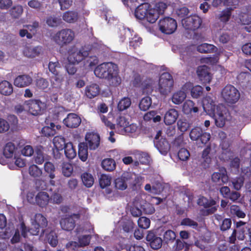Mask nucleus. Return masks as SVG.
Segmentation results:
<instances>
[{
  "instance_id": "6ab92c4d",
  "label": "nucleus",
  "mask_w": 251,
  "mask_h": 251,
  "mask_svg": "<svg viewBox=\"0 0 251 251\" xmlns=\"http://www.w3.org/2000/svg\"><path fill=\"white\" fill-rule=\"evenodd\" d=\"M81 122L80 118L75 113H69L63 120L64 124L69 128H76Z\"/></svg>"
},
{
  "instance_id": "72a5a7b5",
  "label": "nucleus",
  "mask_w": 251,
  "mask_h": 251,
  "mask_svg": "<svg viewBox=\"0 0 251 251\" xmlns=\"http://www.w3.org/2000/svg\"><path fill=\"white\" fill-rule=\"evenodd\" d=\"M186 91L182 90L178 91L174 94L172 97V101L176 104H179L183 101L186 97Z\"/></svg>"
},
{
  "instance_id": "f8f14e48",
  "label": "nucleus",
  "mask_w": 251,
  "mask_h": 251,
  "mask_svg": "<svg viewBox=\"0 0 251 251\" xmlns=\"http://www.w3.org/2000/svg\"><path fill=\"white\" fill-rule=\"evenodd\" d=\"M202 23L201 19L197 15H191L182 20L183 27L187 30L195 31L198 29Z\"/></svg>"
},
{
  "instance_id": "7c9ffc66",
  "label": "nucleus",
  "mask_w": 251,
  "mask_h": 251,
  "mask_svg": "<svg viewBox=\"0 0 251 251\" xmlns=\"http://www.w3.org/2000/svg\"><path fill=\"white\" fill-rule=\"evenodd\" d=\"M78 155L79 159L84 162L88 158V148L89 147L84 142L78 144Z\"/></svg>"
},
{
  "instance_id": "4468645a",
  "label": "nucleus",
  "mask_w": 251,
  "mask_h": 251,
  "mask_svg": "<svg viewBox=\"0 0 251 251\" xmlns=\"http://www.w3.org/2000/svg\"><path fill=\"white\" fill-rule=\"evenodd\" d=\"M197 203L199 206H202L205 208L211 207L207 210L208 214H213L217 210L216 206V201L211 198L208 199L204 196H200L197 201Z\"/></svg>"
},
{
  "instance_id": "37998d69",
  "label": "nucleus",
  "mask_w": 251,
  "mask_h": 251,
  "mask_svg": "<svg viewBox=\"0 0 251 251\" xmlns=\"http://www.w3.org/2000/svg\"><path fill=\"white\" fill-rule=\"evenodd\" d=\"M151 99L150 97L147 96L142 99L139 106L141 110L145 111L149 109L151 106Z\"/></svg>"
},
{
  "instance_id": "1a4fd4ad",
  "label": "nucleus",
  "mask_w": 251,
  "mask_h": 251,
  "mask_svg": "<svg viewBox=\"0 0 251 251\" xmlns=\"http://www.w3.org/2000/svg\"><path fill=\"white\" fill-rule=\"evenodd\" d=\"M226 112L227 109L226 107L223 104H220L216 106V109L213 113H209L208 114L212 115L216 126L222 127L226 123Z\"/></svg>"
},
{
  "instance_id": "e433bc0d",
  "label": "nucleus",
  "mask_w": 251,
  "mask_h": 251,
  "mask_svg": "<svg viewBox=\"0 0 251 251\" xmlns=\"http://www.w3.org/2000/svg\"><path fill=\"white\" fill-rule=\"evenodd\" d=\"M153 80L150 77H145L140 86L144 93H151L152 91Z\"/></svg>"
},
{
  "instance_id": "393cba45",
  "label": "nucleus",
  "mask_w": 251,
  "mask_h": 251,
  "mask_svg": "<svg viewBox=\"0 0 251 251\" xmlns=\"http://www.w3.org/2000/svg\"><path fill=\"white\" fill-rule=\"evenodd\" d=\"M50 197L45 192H39L36 195V204L41 207H46L49 203Z\"/></svg>"
},
{
  "instance_id": "5fc2aeb1",
  "label": "nucleus",
  "mask_w": 251,
  "mask_h": 251,
  "mask_svg": "<svg viewBox=\"0 0 251 251\" xmlns=\"http://www.w3.org/2000/svg\"><path fill=\"white\" fill-rule=\"evenodd\" d=\"M115 187L121 190H125L127 188L126 183L125 179L123 177V175L115 180Z\"/></svg>"
},
{
  "instance_id": "a211bd4d",
  "label": "nucleus",
  "mask_w": 251,
  "mask_h": 251,
  "mask_svg": "<svg viewBox=\"0 0 251 251\" xmlns=\"http://www.w3.org/2000/svg\"><path fill=\"white\" fill-rule=\"evenodd\" d=\"M182 89L188 93L190 92L191 96L193 98L197 99L202 95L203 88L200 85L193 86L191 82H187L182 87Z\"/></svg>"
},
{
  "instance_id": "2eb2a0df",
  "label": "nucleus",
  "mask_w": 251,
  "mask_h": 251,
  "mask_svg": "<svg viewBox=\"0 0 251 251\" xmlns=\"http://www.w3.org/2000/svg\"><path fill=\"white\" fill-rule=\"evenodd\" d=\"M197 74L200 81L203 84L209 83L212 79L210 73V68L206 65L200 66L198 67Z\"/></svg>"
},
{
  "instance_id": "c03bdc74",
  "label": "nucleus",
  "mask_w": 251,
  "mask_h": 251,
  "mask_svg": "<svg viewBox=\"0 0 251 251\" xmlns=\"http://www.w3.org/2000/svg\"><path fill=\"white\" fill-rule=\"evenodd\" d=\"M53 143L57 150H62L66 144L64 138L57 136L54 137Z\"/></svg>"
},
{
  "instance_id": "39448f33",
  "label": "nucleus",
  "mask_w": 251,
  "mask_h": 251,
  "mask_svg": "<svg viewBox=\"0 0 251 251\" xmlns=\"http://www.w3.org/2000/svg\"><path fill=\"white\" fill-rule=\"evenodd\" d=\"M24 105L28 112L33 116H38L43 113L46 108V104L39 99H30L25 100Z\"/></svg>"
},
{
  "instance_id": "f704fd0d",
  "label": "nucleus",
  "mask_w": 251,
  "mask_h": 251,
  "mask_svg": "<svg viewBox=\"0 0 251 251\" xmlns=\"http://www.w3.org/2000/svg\"><path fill=\"white\" fill-rule=\"evenodd\" d=\"M62 18L67 23H74L78 19V13L76 11H68L63 14Z\"/></svg>"
},
{
  "instance_id": "58836bf2",
  "label": "nucleus",
  "mask_w": 251,
  "mask_h": 251,
  "mask_svg": "<svg viewBox=\"0 0 251 251\" xmlns=\"http://www.w3.org/2000/svg\"><path fill=\"white\" fill-rule=\"evenodd\" d=\"M197 49L199 52L205 53L214 52L217 48L213 45L203 43L199 45Z\"/></svg>"
},
{
  "instance_id": "7ed1b4c3",
  "label": "nucleus",
  "mask_w": 251,
  "mask_h": 251,
  "mask_svg": "<svg viewBox=\"0 0 251 251\" xmlns=\"http://www.w3.org/2000/svg\"><path fill=\"white\" fill-rule=\"evenodd\" d=\"M174 81L172 75L168 72L162 73L159 79L158 90L161 95L166 96L172 91Z\"/></svg>"
},
{
  "instance_id": "f257e3e1",
  "label": "nucleus",
  "mask_w": 251,
  "mask_h": 251,
  "mask_svg": "<svg viewBox=\"0 0 251 251\" xmlns=\"http://www.w3.org/2000/svg\"><path fill=\"white\" fill-rule=\"evenodd\" d=\"M167 5L163 2H158L154 7H152L149 3H144L139 5L135 9V17L141 20H146L148 22L154 23L160 15L164 14Z\"/></svg>"
},
{
  "instance_id": "f3484780",
  "label": "nucleus",
  "mask_w": 251,
  "mask_h": 251,
  "mask_svg": "<svg viewBox=\"0 0 251 251\" xmlns=\"http://www.w3.org/2000/svg\"><path fill=\"white\" fill-rule=\"evenodd\" d=\"M146 240L149 242L151 248L158 250L161 248L163 243L162 238L152 231H149L146 236Z\"/></svg>"
},
{
  "instance_id": "3c124183",
  "label": "nucleus",
  "mask_w": 251,
  "mask_h": 251,
  "mask_svg": "<svg viewBox=\"0 0 251 251\" xmlns=\"http://www.w3.org/2000/svg\"><path fill=\"white\" fill-rule=\"evenodd\" d=\"M73 172V167L71 164L69 163H63L62 167V172L63 175L69 177L71 176Z\"/></svg>"
},
{
  "instance_id": "423d86ee",
  "label": "nucleus",
  "mask_w": 251,
  "mask_h": 251,
  "mask_svg": "<svg viewBox=\"0 0 251 251\" xmlns=\"http://www.w3.org/2000/svg\"><path fill=\"white\" fill-rule=\"evenodd\" d=\"M89 55V51L85 48L78 49L73 47L69 51L68 59L72 64H78L85 59Z\"/></svg>"
},
{
  "instance_id": "20e7f679",
  "label": "nucleus",
  "mask_w": 251,
  "mask_h": 251,
  "mask_svg": "<svg viewBox=\"0 0 251 251\" xmlns=\"http://www.w3.org/2000/svg\"><path fill=\"white\" fill-rule=\"evenodd\" d=\"M222 96L228 103L234 104L240 99V94L239 91L233 85H226L222 91Z\"/></svg>"
},
{
  "instance_id": "a18cd8bd",
  "label": "nucleus",
  "mask_w": 251,
  "mask_h": 251,
  "mask_svg": "<svg viewBox=\"0 0 251 251\" xmlns=\"http://www.w3.org/2000/svg\"><path fill=\"white\" fill-rule=\"evenodd\" d=\"M45 171L49 174V177L50 179L55 178V168L54 165L50 162H46L44 164Z\"/></svg>"
},
{
  "instance_id": "9d476101",
  "label": "nucleus",
  "mask_w": 251,
  "mask_h": 251,
  "mask_svg": "<svg viewBox=\"0 0 251 251\" xmlns=\"http://www.w3.org/2000/svg\"><path fill=\"white\" fill-rule=\"evenodd\" d=\"M190 139L196 141L198 143L206 144L210 140V134L204 132L200 127H195L191 129L189 133Z\"/></svg>"
},
{
  "instance_id": "412c9836",
  "label": "nucleus",
  "mask_w": 251,
  "mask_h": 251,
  "mask_svg": "<svg viewBox=\"0 0 251 251\" xmlns=\"http://www.w3.org/2000/svg\"><path fill=\"white\" fill-rule=\"evenodd\" d=\"M178 117V111L174 108L169 109L164 117V122L166 125L174 124Z\"/></svg>"
},
{
  "instance_id": "a19ab883",
  "label": "nucleus",
  "mask_w": 251,
  "mask_h": 251,
  "mask_svg": "<svg viewBox=\"0 0 251 251\" xmlns=\"http://www.w3.org/2000/svg\"><path fill=\"white\" fill-rule=\"evenodd\" d=\"M81 179L84 185L88 188L91 187L94 184V178L93 176L88 173H84L81 175Z\"/></svg>"
},
{
  "instance_id": "a878e982",
  "label": "nucleus",
  "mask_w": 251,
  "mask_h": 251,
  "mask_svg": "<svg viewBox=\"0 0 251 251\" xmlns=\"http://www.w3.org/2000/svg\"><path fill=\"white\" fill-rule=\"evenodd\" d=\"M195 103L191 100H186L183 103L182 111L185 114H190L192 113H197L199 111V108L196 106Z\"/></svg>"
},
{
  "instance_id": "0eeeda50",
  "label": "nucleus",
  "mask_w": 251,
  "mask_h": 251,
  "mask_svg": "<svg viewBox=\"0 0 251 251\" xmlns=\"http://www.w3.org/2000/svg\"><path fill=\"white\" fill-rule=\"evenodd\" d=\"M75 33L70 29H63L57 32L53 37L55 42L59 46L70 44L74 39Z\"/></svg>"
},
{
  "instance_id": "ea45409f",
  "label": "nucleus",
  "mask_w": 251,
  "mask_h": 251,
  "mask_svg": "<svg viewBox=\"0 0 251 251\" xmlns=\"http://www.w3.org/2000/svg\"><path fill=\"white\" fill-rule=\"evenodd\" d=\"M143 178L142 176L136 175L133 181L129 186L132 191H138L141 188L143 183Z\"/></svg>"
},
{
  "instance_id": "5701e85b",
  "label": "nucleus",
  "mask_w": 251,
  "mask_h": 251,
  "mask_svg": "<svg viewBox=\"0 0 251 251\" xmlns=\"http://www.w3.org/2000/svg\"><path fill=\"white\" fill-rule=\"evenodd\" d=\"M155 147L163 154H166L170 149V145L166 139L161 138L158 141H154Z\"/></svg>"
},
{
  "instance_id": "13d9d810",
  "label": "nucleus",
  "mask_w": 251,
  "mask_h": 251,
  "mask_svg": "<svg viewBox=\"0 0 251 251\" xmlns=\"http://www.w3.org/2000/svg\"><path fill=\"white\" fill-rule=\"evenodd\" d=\"M230 210L231 213L240 218H243L245 217V213L241 210L238 206L233 205L231 206Z\"/></svg>"
},
{
  "instance_id": "b1692460",
  "label": "nucleus",
  "mask_w": 251,
  "mask_h": 251,
  "mask_svg": "<svg viewBox=\"0 0 251 251\" xmlns=\"http://www.w3.org/2000/svg\"><path fill=\"white\" fill-rule=\"evenodd\" d=\"M203 108L207 113H213L216 109L215 101L209 96H205L202 100Z\"/></svg>"
},
{
  "instance_id": "e2e57ef3",
  "label": "nucleus",
  "mask_w": 251,
  "mask_h": 251,
  "mask_svg": "<svg viewBox=\"0 0 251 251\" xmlns=\"http://www.w3.org/2000/svg\"><path fill=\"white\" fill-rule=\"evenodd\" d=\"M122 175L123 177L125 179L127 186L128 185L129 186L136 174L130 172H125L123 173Z\"/></svg>"
},
{
  "instance_id": "052dcab7",
  "label": "nucleus",
  "mask_w": 251,
  "mask_h": 251,
  "mask_svg": "<svg viewBox=\"0 0 251 251\" xmlns=\"http://www.w3.org/2000/svg\"><path fill=\"white\" fill-rule=\"evenodd\" d=\"M191 46H182L179 49L181 59L184 60L186 56L191 55Z\"/></svg>"
},
{
  "instance_id": "9b49d317",
  "label": "nucleus",
  "mask_w": 251,
  "mask_h": 251,
  "mask_svg": "<svg viewBox=\"0 0 251 251\" xmlns=\"http://www.w3.org/2000/svg\"><path fill=\"white\" fill-rule=\"evenodd\" d=\"M59 68H60V65L58 61L55 62H50L49 63V70L54 75L51 77L50 80L52 85L54 87H59L63 81V76L59 74L57 70Z\"/></svg>"
},
{
  "instance_id": "6e6d98bb",
  "label": "nucleus",
  "mask_w": 251,
  "mask_h": 251,
  "mask_svg": "<svg viewBox=\"0 0 251 251\" xmlns=\"http://www.w3.org/2000/svg\"><path fill=\"white\" fill-rule=\"evenodd\" d=\"M61 23V19L55 16H50L46 19V24L50 27L57 26Z\"/></svg>"
},
{
  "instance_id": "338daca9",
  "label": "nucleus",
  "mask_w": 251,
  "mask_h": 251,
  "mask_svg": "<svg viewBox=\"0 0 251 251\" xmlns=\"http://www.w3.org/2000/svg\"><path fill=\"white\" fill-rule=\"evenodd\" d=\"M142 39L138 36H134L129 41V46L134 49L140 46L142 44Z\"/></svg>"
},
{
  "instance_id": "603ef678",
  "label": "nucleus",
  "mask_w": 251,
  "mask_h": 251,
  "mask_svg": "<svg viewBox=\"0 0 251 251\" xmlns=\"http://www.w3.org/2000/svg\"><path fill=\"white\" fill-rule=\"evenodd\" d=\"M23 12V7L19 5L13 6L10 10V15L15 19L20 17Z\"/></svg>"
},
{
  "instance_id": "ddd939ff",
  "label": "nucleus",
  "mask_w": 251,
  "mask_h": 251,
  "mask_svg": "<svg viewBox=\"0 0 251 251\" xmlns=\"http://www.w3.org/2000/svg\"><path fill=\"white\" fill-rule=\"evenodd\" d=\"M80 217L79 214H73L62 218L60 221L62 229L68 231L73 230L75 226L76 221L80 219Z\"/></svg>"
},
{
  "instance_id": "6e6552de",
  "label": "nucleus",
  "mask_w": 251,
  "mask_h": 251,
  "mask_svg": "<svg viewBox=\"0 0 251 251\" xmlns=\"http://www.w3.org/2000/svg\"><path fill=\"white\" fill-rule=\"evenodd\" d=\"M176 21L170 17H165L161 19L158 22L159 29L160 31L166 34L173 33L177 28Z\"/></svg>"
},
{
  "instance_id": "680f3d73",
  "label": "nucleus",
  "mask_w": 251,
  "mask_h": 251,
  "mask_svg": "<svg viewBox=\"0 0 251 251\" xmlns=\"http://www.w3.org/2000/svg\"><path fill=\"white\" fill-rule=\"evenodd\" d=\"M178 129L181 132H185L190 127V124L185 119H179L177 123Z\"/></svg>"
},
{
  "instance_id": "c85d7f7f",
  "label": "nucleus",
  "mask_w": 251,
  "mask_h": 251,
  "mask_svg": "<svg viewBox=\"0 0 251 251\" xmlns=\"http://www.w3.org/2000/svg\"><path fill=\"white\" fill-rule=\"evenodd\" d=\"M13 91L12 84L7 80L0 82V93L4 96L10 95Z\"/></svg>"
},
{
  "instance_id": "473e14b6",
  "label": "nucleus",
  "mask_w": 251,
  "mask_h": 251,
  "mask_svg": "<svg viewBox=\"0 0 251 251\" xmlns=\"http://www.w3.org/2000/svg\"><path fill=\"white\" fill-rule=\"evenodd\" d=\"M141 130V126L136 124H128L127 126H126V129L124 130L126 133L130 134L131 136H137L140 134Z\"/></svg>"
},
{
  "instance_id": "2f4dec72",
  "label": "nucleus",
  "mask_w": 251,
  "mask_h": 251,
  "mask_svg": "<svg viewBox=\"0 0 251 251\" xmlns=\"http://www.w3.org/2000/svg\"><path fill=\"white\" fill-rule=\"evenodd\" d=\"M65 154L69 159H74L76 155V151L72 143H67L64 148Z\"/></svg>"
},
{
  "instance_id": "c756f323",
  "label": "nucleus",
  "mask_w": 251,
  "mask_h": 251,
  "mask_svg": "<svg viewBox=\"0 0 251 251\" xmlns=\"http://www.w3.org/2000/svg\"><path fill=\"white\" fill-rule=\"evenodd\" d=\"M41 51V48L40 47H25L24 50V54L28 57H35L38 56Z\"/></svg>"
},
{
  "instance_id": "0e129e2a",
  "label": "nucleus",
  "mask_w": 251,
  "mask_h": 251,
  "mask_svg": "<svg viewBox=\"0 0 251 251\" xmlns=\"http://www.w3.org/2000/svg\"><path fill=\"white\" fill-rule=\"evenodd\" d=\"M136 158L142 164H146L149 162L150 157L149 155L145 152H139L136 155Z\"/></svg>"
},
{
  "instance_id": "774afa93",
  "label": "nucleus",
  "mask_w": 251,
  "mask_h": 251,
  "mask_svg": "<svg viewBox=\"0 0 251 251\" xmlns=\"http://www.w3.org/2000/svg\"><path fill=\"white\" fill-rule=\"evenodd\" d=\"M98 62L99 59L96 56H87L85 65H87L90 68H92L96 66L98 63Z\"/></svg>"
},
{
  "instance_id": "69168bd1",
  "label": "nucleus",
  "mask_w": 251,
  "mask_h": 251,
  "mask_svg": "<svg viewBox=\"0 0 251 251\" xmlns=\"http://www.w3.org/2000/svg\"><path fill=\"white\" fill-rule=\"evenodd\" d=\"M179 159L182 161H186L190 156L189 151L185 148H181L177 153Z\"/></svg>"
},
{
  "instance_id": "4be33fe9",
  "label": "nucleus",
  "mask_w": 251,
  "mask_h": 251,
  "mask_svg": "<svg viewBox=\"0 0 251 251\" xmlns=\"http://www.w3.org/2000/svg\"><path fill=\"white\" fill-rule=\"evenodd\" d=\"M211 179L213 182L220 185L226 183L228 181L226 170L224 172H214L212 175Z\"/></svg>"
},
{
  "instance_id": "dca6fc26",
  "label": "nucleus",
  "mask_w": 251,
  "mask_h": 251,
  "mask_svg": "<svg viewBox=\"0 0 251 251\" xmlns=\"http://www.w3.org/2000/svg\"><path fill=\"white\" fill-rule=\"evenodd\" d=\"M85 140L87 146L90 150L97 149L100 143V136L99 134L94 132L87 133L85 135Z\"/></svg>"
},
{
  "instance_id": "79ce46f5",
  "label": "nucleus",
  "mask_w": 251,
  "mask_h": 251,
  "mask_svg": "<svg viewBox=\"0 0 251 251\" xmlns=\"http://www.w3.org/2000/svg\"><path fill=\"white\" fill-rule=\"evenodd\" d=\"M131 101L130 98L124 97L118 103L117 108L120 111H123L127 109L131 105Z\"/></svg>"
},
{
  "instance_id": "c9c22d12",
  "label": "nucleus",
  "mask_w": 251,
  "mask_h": 251,
  "mask_svg": "<svg viewBox=\"0 0 251 251\" xmlns=\"http://www.w3.org/2000/svg\"><path fill=\"white\" fill-rule=\"evenodd\" d=\"M102 168L108 172H112L116 168V162L113 159L105 158L101 162Z\"/></svg>"
},
{
  "instance_id": "bf43d9fd",
  "label": "nucleus",
  "mask_w": 251,
  "mask_h": 251,
  "mask_svg": "<svg viewBox=\"0 0 251 251\" xmlns=\"http://www.w3.org/2000/svg\"><path fill=\"white\" fill-rule=\"evenodd\" d=\"M91 236L90 235H84L80 236L78 238V243L80 247H85L90 243Z\"/></svg>"
},
{
  "instance_id": "f03ea898",
  "label": "nucleus",
  "mask_w": 251,
  "mask_h": 251,
  "mask_svg": "<svg viewBox=\"0 0 251 251\" xmlns=\"http://www.w3.org/2000/svg\"><path fill=\"white\" fill-rule=\"evenodd\" d=\"M95 75L107 80L110 85L116 87L121 83L117 65L112 62H104L98 65L94 70Z\"/></svg>"
},
{
  "instance_id": "4c0bfd02",
  "label": "nucleus",
  "mask_w": 251,
  "mask_h": 251,
  "mask_svg": "<svg viewBox=\"0 0 251 251\" xmlns=\"http://www.w3.org/2000/svg\"><path fill=\"white\" fill-rule=\"evenodd\" d=\"M15 149L16 147L14 143L8 142L3 149V154L7 158H11L14 154Z\"/></svg>"
},
{
  "instance_id": "cd10ccee",
  "label": "nucleus",
  "mask_w": 251,
  "mask_h": 251,
  "mask_svg": "<svg viewBox=\"0 0 251 251\" xmlns=\"http://www.w3.org/2000/svg\"><path fill=\"white\" fill-rule=\"evenodd\" d=\"M85 92V95L88 98L92 99L100 93V87L96 84H92L86 87Z\"/></svg>"
},
{
  "instance_id": "49530a36",
  "label": "nucleus",
  "mask_w": 251,
  "mask_h": 251,
  "mask_svg": "<svg viewBox=\"0 0 251 251\" xmlns=\"http://www.w3.org/2000/svg\"><path fill=\"white\" fill-rule=\"evenodd\" d=\"M50 126L51 127L46 126L42 128L41 132L45 136L51 137L56 134V130L53 128L54 127V124L51 123Z\"/></svg>"
},
{
  "instance_id": "bb28decb",
  "label": "nucleus",
  "mask_w": 251,
  "mask_h": 251,
  "mask_svg": "<svg viewBox=\"0 0 251 251\" xmlns=\"http://www.w3.org/2000/svg\"><path fill=\"white\" fill-rule=\"evenodd\" d=\"M42 228V232L44 234V228L48 226L46 218L41 213H37L34 216V221L32 222Z\"/></svg>"
},
{
  "instance_id": "aec40b11",
  "label": "nucleus",
  "mask_w": 251,
  "mask_h": 251,
  "mask_svg": "<svg viewBox=\"0 0 251 251\" xmlns=\"http://www.w3.org/2000/svg\"><path fill=\"white\" fill-rule=\"evenodd\" d=\"M32 80V77L28 75H19L15 78L14 84L18 87H25L29 86Z\"/></svg>"
},
{
  "instance_id": "09e8293b",
  "label": "nucleus",
  "mask_w": 251,
  "mask_h": 251,
  "mask_svg": "<svg viewBox=\"0 0 251 251\" xmlns=\"http://www.w3.org/2000/svg\"><path fill=\"white\" fill-rule=\"evenodd\" d=\"M180 225L181 226H189L195 229H197L198 228V223L189 218H185L182 219L181 221Z\"/></svg>"
},
{
  "instance_id": "de8ad7c7",
  "label": "nucleus",
  "mask_w": 251,
  "mask_h": 251,
  "mask_svg": "<svg viewBox=\"0 0 251 251\" xmlns=\"http://www.w3.org/2000/svg\"><path fill=\"white\" fill-rule=\"evenodd\" d=\"M111 177L107 175L102 174L99 179V183L100 187L102 189L109 186L111 184Z\"/></svg>"
},
{
  "instance_id": "4d7b16f0",
  "label": "nucleus",
  "mask_w": 251,
  "mask_h": 251,
  "mask_svg": "<svg viewBox=\"0 0 251 251\" xmlns=\"http://www.w3.org/2000/svg\"><path fill=\"white\" fill-rule=\"evenodd\" d=\"M151 224V221L150 219L146 217H141L138 220V226L142 229L148 228Z\"/></svg>"
},
{
  "instance_id": "8fccbe9b",
  "label": "nucleus",
  "mask_w": 251,
  "mask_h": 251,
  "mask_svg": "<svg viewBox=\"0 0 251 251\" xmlns=\"http://www.w3.org/2000/svg\"><path fill=\"white\" fill-rule=\"evenodd\" d=\"M176 238V234L175 232L170 229L167 230L163 235L164 241L167 244L173 242Z\"/></svg>"
},
{
  "instance_id": "864d4df0",
  "label": "nucleus",
  "mask_w": 251,
  "mask_h": 251,
  "mask_svg": "<svg viewBox=\"0 0 251 251\" xmlns=\"http://www.w3.org/2000/svg\"><path fill=\"white\" fill-rule=\"evenodd\" d=\"M29 175L33 177H40L42 174V171L36 165H31L28 169Z\"/></svg>"
}]
</instances>
